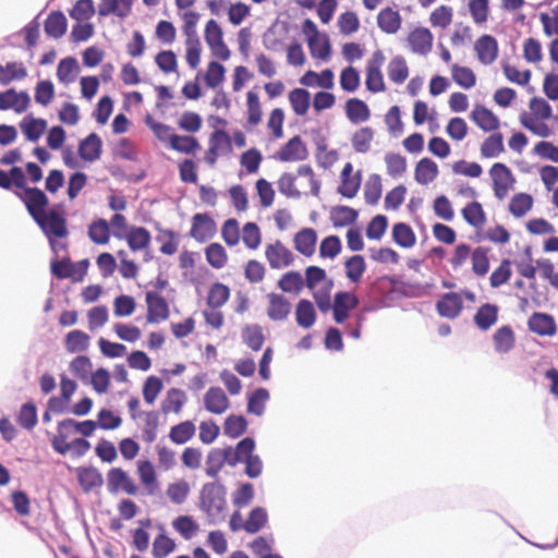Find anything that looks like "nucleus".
Returning a JSON list of instances; mask_svg holds the SVG:
<instances>
[{"label":"nucleus","instance_id":"f257e3e1","mask_svg":"<svg viewBox=\"0 0 558 558\" xmlns=\"http://www.w3.org/2000/svg\"><path fill=\"white\" fill-rule=\"evenodd\" d=\"M23 204L28 215L47 236L53 252L66 251V244L58 242L69 235L68 221L63 206L58 204L47 210L49 198L41 190H27Z\"/></svg>","mask_w":558,"mask_h":558},{"label":"nucleus","instance_id":"f03ea898","mask_svg":"<svg viewBox=\"0 0 558 558\" xmlns=\"http://www.w3.org/2000/svg\"><path fill=\"white\" fill-rule=\"evenodd\" d=\"M553 116L550 105L541 97H533L529 102V111H522L519 120L523 128L536 136L548 137L551 134L546 121Z\"/></svg>","mask_w":558,"mask_h":558},{"label":"nucleus","instance_id":"7ed1b4c3","mask_svg":"<svg viewBox=\"0 0 558 558\" xmlns=\"http://www.w3.org/2000/svg\"><path fill=\"white\" fill-rule=\"evenodd\" d=\"M304 287H306L322 312L331 307L332 279L327 277L325 269L318 266H308L304 272Z\"/></svg>","mask_w":558,"mask_h":558},{"label":"nucleus","instance_id":"20e7f679","mask_svg":"<svg viewBox=\"0 0 558 558\" xmlns=\"http://www.w3.org/2000/svg\"><path fill=\"white\" fill-rule=\"evenodd\" d=\"M385 60L386 58L383 51L376 50L366 62L365 86L366 89L373 94L386 90V84L381 72Z\"/></svg>","mask_w":558,"mask_h":558},{"label":"nucleus","instance_id":"39448f33","mask_svg":"<svg viewBox=\"0 0 558 558\" xmlns=\"http://www.w3.org/2000/svg\"><path fill=\"white\" fill-rule=\"evenodd\" d=\"M201 507L209 515H219L226 508L223 487L216 483H207L201 490Z\"/></svg>","mask_w":558,"mask_h":558},{"label":"nucleus","instance_id":"423d86ee","mask_svg":"<svg viewBox=\"0 0 558 558\" xmlns=\"http://www.w3.org/2000/svg\"><path fill=\"white\" fill-rule=\"evenodd\" d=\"M489 177L493 182L494 195L499 201L505 199L515 183L510 168L505 163L496 162L489 169Z\"/></svg>","mask_w":558,"mask_h":558},{"label":"nucleus","instance_id":"0eeeda50","mask_svg":"<svg viewBox=\"0 0 558 558\" xmlns=\"http://www.w3.org/2000/svg\"><path fill=\"white\" fill-rule=\"evenodd\" d=\"M204 37L214 57L221 61L229 60L231 52L223 41V33L217 21L209 20L206 23Z\"/></svg>","mask_w":558,"mask_h":558},{"label":"nucleus","instance_id":"6e6552de","mask_svg":"<svg viewBox=\"0 0 558 558\" xmlns=\"http://www.w3.org/2000/svg\"><path fill=\"white\" fill-rule=\"evenodd\" d=\"M265 257L271 269H283L294 262V254L280 240L266 245Z\"/></svg>","mask_w":558,"mask_h":558},{"label":"nucleus","instance_id":"1a4fd4ad","mask_svg":"<svg viewBox=\"0 0 558 558\" xmlns=\"http://www.w3.org/2000/svg\"><path fill=\"white\" fill-rule=\"evenodd\" d=\"M308 157L306 143L300 135H294L276 153V158L282 162L303 161Z\"/></svg>","mask_w":558,"mask_h":558},{"label":"nucleus","instance_id":"9d476101","mask_svg":"<svg viewBox=\"0 0 558 558\" xmlns=\"http://www.w3.org/2000/svg\"><path fill=\"white\" fill-rule=\"evenodd\" d=\"M145 301L147 305L146 320L148 324H158L169 318V304L162 295L154 291H147Z\"/></svg>","mask_w":558,"mask_h":558},{"label":"nucleus","instance_id":"9b49d317","mask_svg":"<svg viewBox=\"0 0 558 558\" xmlns=\"http://www.w3.org/2000/svg\"><path fill=\"white\" fill-rule=\"evenodd\" d=\"M107 487L111 494L122 490L128 495H136L138 492V487L132 477L121 468H113L108 471Z\"/></svg>","mask_w":558,"mask_h":558},{"label":"nucleus","instance_id":"f8f14e48","mask_svg":"<svg viewBox=\"0 0 558 558\" xmlns=\"http://www.w3.org/2000/svg\"><path fill=\"white\" fill-rule=\"evenodd\" d=\"M136 473L147 495L154 496L159 492L160 483L155 465L150 460H138L136 463Z\"/></svg>","mask_w":558,"mask_h":558},{"label":"nucleus","instance_id":"ddd939ff","mask_svg":"<svg viewBox=\"0 0 558 558\" xmlns=\"http://www.w3.org/2000/svg\"><path fill=\"white\" fill-rule=\"evenodd\" d=\"M216 231V222L208 214H195L192 217L190 235L197 242L208 241L215 235Z\"/></svg>","mask_w":558,"mask_h":558},{"label":"nucleus","instance_id":"4468645a","mask_svg":"<svg viewBox=\"0 0 558 558\" xmlns=\"http://www.w3.org/2000/svg\"><path fill=\"white\" fill-rule=\"evenodd\" d=\"M474 50L478 61L484 65H489L494 63L498 58V41L492 35H482L476 39L474 44Z\"/></svg>","mask_w":558,"mask_h":558},{"label":"nucleus","instance_id":"2eb2a0df","mask_svg":"<svg viewBox=\"0 0 558 558\" xmlns=\"http://www.w3.org/2000/svg\"><path fill=\"white\" fill-rule=\"evenodd\" d=\"M359 299L355 294L350 292H337L331 304L333 319L337 324H342L349 318V312L356 308Z\"/></svg>","mask_w":558,"mask_h":558},{"label":"nucleus","instance_id":"dca6fc26","mask_svg":"<svg viewBox=\"0 0 558 558\" xmlns=\"http://www.w3.org/2000/svg\"><path fill=\"white\" fill-rule=\"evenodd\" d=\"M29 102V95L24 90L16 92L14 88H10L0 93V110L2 111L12 109L16 113H22L27 110Z\"/></svg>","mask_w":558,"mask_h":558},{"label":"nucleus","instance_id":"f3484780","mask_svg":"<svg viewBox=\"0 0 558 558\" xmlns=\"http://www.w3.org/2000/svg\"><path fill=\"white\" fill-rule=\"evenodd\" d=\"M470 119L486 133L496 132L500 126L499 118L481 104L474 105Z\"/></svg>","mask_w":558,"mask_h":558},{"label":"nucleus","instance_id":"a211bd4d","mask_svg":"<svg viewBox=\"0 0 558 558\" xmlns=\"http://www.w3.org/2000/svg\"><path fill=\"white\" fill-rule=\"evenodd\" d=\"M407 41L414 53L426 56L432 51L434 36L426 27H416L408 35Z\"/></svg>","mask_w":558,"mask_h":558},{"label":"nucleus","instance_id":"6ab92c4d","mask_svg":"<svg viewBox=\"0 0 558 558\" xmlns=\"http://www.w3.org/2000/svg\"><path fill=\"white\" fill-rule=\"evenodd\" d=\"M436 310L441 317L454 319L463 310V300L457 292L445 293L437 301Z\"/></svg>","mask_w":558,"mask_h":558},{"label":"nucleus","instance_id":"aec40b11","mask_svg":"<svg viewBox=\"0 0 558 558\" xmlns=\"http://www.w3.org/2000/svg\"><path fill=\"white\" fill-rule=\"evenodd\" d=\"M529 329L541 337H553L557 332L554 317L546 313H533L527 320Z\"/></svg>","mask_w":558,"mask_h":558},{"label":"nucleus","instance_id":"412c9836","mask_svg":"<svg viewBox=\"0 0 558 558\" xmlns=\"http://www.w3.org/2000/svg\"><path fill=\"white\" fill-rule=\"evenodd\" d=\"M362 177L360 172L353 174V166L347 162L341 171V184L338 192L347 198H353L361 186Z\"/></svg>","mask_w":558,"mask_h":558},{"label":"nucleus","instance_id":"4be33fe9","mask_svg":"<svg viewBox=\"0 0 558 558\" xmlns=\"http://www.w3.org/2000/svg\"><path fill=\"white\" fill-rule=\"evenodd\" d=\"M267 315L271 320L281 322L289 317L291 313V303L286 296L271 292L267 294Z\"/></svg>","mask_w":558,"mask_h":558},{"label":"nucleus","instance_id":"5701e85b","mask_svg":"<svg viewBox=\"0 0 558 558\" xmlns=\"http://www.w3.org/2000/svg\"><path fill=\"white\" fill-rule=\"evenodd\" d=\"M204 405L213 414H222L229 409L230 401L220 387H210L204 396Z\"/></svg>","mask_w":558,"mask_h":558},{"label":"nucleus","instance_id":"b1692460","mask_svg":"<svg viewBox=\"0 0 558 558\" xmlns=\"http://www.w3.org/2000/svg\"><path fill=\"white\" fill-rule=\"evenodd\" d=\"M377 25L385 34H397L401 29L402 16L391 7L384 8L377 14Z\"/></svg>","mask_w":558,"mask_h":558},{"label":"nucleus","instance_id":"393cba45","mask_svg":"<svg viewBox=\"0 0 558 558\" xmlns=\"http://www.w3.org/2000/svg\"><path fill=\"white\" fill-rule=\"evenodd\" d=\"M75 433L73 418H66L58 424L57 434L51 439L54 451L65 454L70 451L69 438Z\"/></svg>","mask_w":558,"mask_h":558},{"label":"nucleus","instance_id":"a878e982","mask_svg":"<svg viewBox=\"0 0 558 558\" xmlns=\"http://www.w3.org/2000/svg\"><path fill=\"white\" fill-rule=\"evenodd\" d=\"M123 239L133 252L148 248L151 242L150 232L144 227L136 226L130 227Z\"/></svg>","mask_w":558,"mask_h":558},{"label":"nucleus","instance_id":"bb28decb","mask_svg":"<svg viewBox=\"0 0 558 558\" xmlns=\"http://www.w3.org/2000/svg\"><path fill=\"white\" fill-rule=\"evenodd\" d=\"M102 151V142L96 133H90L78 145L80 157L88 162L100 158Z\"/></svg>","mask_w":558,"mask_h":558},{"label":"nucleus","instance_id":"cd10ccee","mask_svg":"<svg viewBox=\"0 0 558 558\" xmlns=\"http://www.w3.org/2000/svg\"><path fill=\"white\" fill-rule=\"evenodd\" d=\"M295 250L302 255L310 257L315 252L317 234L314 229L305 228L299 231L293 239Z\"/></svg>","mask_w":558,"mask_h":558},{"label":"nucleus","instance_id":"c85d7f7f","mask_svg":"<svg viewBox=\"0 0 558 558\" xmlns=\"http://www.w3.org/2000/svg\"><path fill=\"white\" fill-rule=\"evenodd\" d=\"M76 477L85 493H89L102 485L104 480L101 473L93 466H84L76 469Z\"/></svg>","mask_w":558,"mask_h":558},{"label":"nucleus","instance_id":"c756f323","mask_svg":"<svg viewBox=\"0 0 558 558\" xmlns=\"http://www.w3.org/2000/svg\"><path fill=\"white\" fill-rule=\"evenodd\" d=\"M25 137L31 142H37L47 129V121L33 116H26L20 123Z\"/></svg>","mask_w":558,"mask_h":558},{"label":"nucleus","instance_id":"7c9ffc66","mask_svg":"<svg viewBox=\"0 0 558 558\" xmlns=\"http://www.w3.org/2000/svg\"><path fill=\"white\" fill-rule=\"evenodd\" d=\"M333 78L335 75L330 69H325L320 73L310 70L300 78V83L304 86H319L331 89L335 85Z\"/></svg>","mask_w":558,"mask_h":558},{"label":"nucleus","instance_id":"2f4dec72","mask_svg":"<svg viewBox=\"0 0 558 558\" xmlns=\"http://www.w3.org/2000/svg\"><path fill=\"white\" fill-rule=\"evenodd\" d=\"M438 173L439 171L437 163L434 160L425 157L416 163L414 178L418 184L427 185L437 178Z\"/></svg>","mask_w":558,"mask_h":558},{"label":"nucleus","instance_id":"473e14b6","mask_svg":"<svg viewBox=\"0 0 558 558\" xmlns=\"http://www.w3.org/2000/svg\"><path fill=\"white\" fill-rule=\"evenodd\" d=\"M134 0H106L99 5V15L114 14L124 19L130 15Z\"/></svg>","mask_w":558,"mask_h":558},{"label":"nucleus","instance_id":"72a5a7b5","mask_svg":"<svg viewBox=\"0 0 558 558\" xmlns=\"http://www.w3.org/2000/svg\"><path fill=\"white\" fill-rule=\"evenodd\" d=\"M344 109L347 118L352 123L365 122L371 117V110L368 106L359 98H350L347 100Z\"/></svg>","mask_w":558,"mask_h":558},{"label":"nucleus","instance_id":"f704fd0d","mask_svg":"<svg viewBox=\"0 0 558 558\" xmlns=\"http://www.w3.org/2000/svg\"><path fill=\"white\" fill-rule=\"evenodd\" d=\"M246 125L248 128H255L262 122V104L258 94L254 90H250L246 94Z\"/></svg>","mask_w":558,"mask_h":558},{"label":"nucleus","instance_id":"c9c22d12","mask_svg":"<svg viewBox=\"0 0 558 558\" xmlns=\"http://www.w3.org/2000/svg\"><path fill=\"white\" fill-rule=\"evenodd\" d=\"M295 320L296 324L304 329H308L315 324L316 311L311 301L302 299L298 302L295 307Z\"/></svg>","mask_w":558,"mask_h":558},{"label":"nucleus","instance_id":"e433bc0d","mask_svg":"<svg viewBox=\"0 0 558 558\" xmlns=\"http://www.w3.org/2000/svg\"><path fill=\"white\" fill-rule=\"evenodd\" d=\"M463 219L473 228L482 229L486 225V215L478 202H471L461 210Z\"/></svg>","mask_w":558,"mask_h":558},{"label":"nucleus","instance_id":"4c0bfd02","mask_svg":"<svg viewBox=\"0 0 558 558\" xmlns=\"http://www.w3.org/2000/svg\"><path fill=\"white\" fill-rule=\"evenodd\" d=\"M498 319V306L486 303L474 315V323L481 330H488Z\"/></svg>","mask_w":558,"mask_h":558},{"label":"nucleus","instance_id":"58836bf2","mask_svg":"<svg viewBox=\"0 0 558 558\" xmlns=\"http://www.w3.org/2000/svg\"><path fill=\"white\" fill-rule=\"evenodd\" d=\"M68 27L65 15L61 11L51 12L45 21V32L52 38L62 37Z\"/></svg>","mask_w":558,"mask_h":558},{"label":"nucleus","instance_id":"ea45409f","mask_svg":"<svg viewBox=\"0 0 558 558\" xmlns=\"http://www.w3.org/2000/svg\"><path fill=\"white\" fill-rule=\"evenodd\" d=\"M493 342L496 352L501 354L508 353L514 347L515 342L512 328L509 326L498 328L493 335Z\"/></svg>","mask_w":558,"mask_h":558},{"label":"nucleus","instance_id":"a19ab883","mask_svg":"<svg viewBox=\"0 0 558 558\" xmlns=\"http://www.w3.org/2000/svg\"><path fill=\"white\" fill-rule=\"evenodd\" d=\"M289 102L296 116L304 117L311 106V94L304 88H294L288 95Z\"/></svg>","mask_w":558,"mask_h":558},{"label":"nucleus","instance_id":"79ce46f5","mask_svg":"<svg viewBox=\"0 0 558 558\" xmlns=\"http://www.w3.org/2000/svg\"><path fill=\"white\" fill-rule=\"evenodd\" d=\"M27 76V69L22 62H8L0 64V84L8 85L12 81H22Z\"/></svg>","mask_w":558,"mask_h":558},{"label":"nucleus","instance_id":"37998d69","mask_svg":"<svg viewBox=\"0 0 558 558\" xmlns=\"http://www.w3.org/2000/svg\"><path fill=\"white\" fill-rule=\"evenodd\" d=\"M89 336L80 329L72 330L64 338V347L69 353L84 352L89 347Z\"/></svg>","mask_w":558,"mask_h":558},{"label":"nucleus","instance_id":"c03bdc74","mask_svg":"<svg viewBox=\"0 0 558 558\" xmlns=\"http://www.w3.org/2000/svg\"><path fill=\"white\" fill-rule=\"evenodd\" d=\"M80 72V66L77 61L73 57H68L62 59L57 68V77L58 80L68 85L73 83Z\"/></svg>","mask_w":558,"mask_h":558},{"label":"nucleus","instance_id":"a18cd8bd","mask_svg":"<svg viewBox=\"0 0 558 558\" xmlns=\"http://www.w3.org/2000/svg\"><path fill=\"white\" fill-rule=\"evenodd\" d=\"M373 140L374 130L371 126H363L353 133L352 147L359 154H366L371 150Z\"/></svg>","mask_w":558,"mask_h":558},{"label":"nucleus","instance_id":"49530a36","mask_svg":"<svg viewBox=\"0 0 558 558\" xmlns=\"http://www.w3.org/2000/svg\"><path fill=\"white\" fill-rule=\"evenodd\" d=\"M313 58L327 61L330 58L331 46L326 34H320L307 41Z\"/></svg>","mask_w":558,"mask_h":558},{"label":"nucleus","instance_id":"de8ad7c7","mask_svg":"<svg viewBox=\"0 0 558 558\" xmlns=\"http://www.w3.org/2000/svg\"><path fill=\"white\" fill-rule=\"evenodd\" d=\"M504 150V136L499 132H493L481 145V155L483 158H496Z\"/></svg>","mask_w":558,"mask_h":558},{"label":"nucleus","instance_id":"09e8293b","mask_svg":"<svg viewBox=\"0 0 558 558\" xmlns=\"http://www.w3.org/2000/svg\"><path fill=\"white\" fill-rule=\"evenodd\" d=\"M230 299V289L228 286L221 282H215L210 286L207 298L206 305L208 307H221L223 306L228 300Z\"/></svg>","mask_w":558,"mask_h":558},{"label":"nucleus","instance_id":"8fccbe9b","mask_svg":"<svg viewBox=\"0 0 558 558\" xmlns=\"http://www.w3.org/2000/svg\"><path fill=\"white\" fill-rule=\"evenodd\" d=\"M278 288L286 293H300L304 288V280L299 271H288L278 280Z\"/></svg>","mask_w":558,"mask_h":558},{"label":"nucleus","instance_id":"3c124183","mask_svg":"<svg viewBox=\"0 0 558 558\" xmlns=\"http://www.w3.org/2000/svg\"><path fill=\"white\" fill-rule=\"evenodd\" d=\"M88 238L95 244L104 245L110 240V226L107 220L99 218L88 227Z\"/></svg>","mask_w":558,"mask_h":558},{"label":"nucleus","instance_id":"603ef678","mask_svg":"<svg viewBox=\"0 0 558 558\" xmlns=\"http://www.w3.org/2000/svg\"><path fill=\"white\" fill-rule=\"evenodd\" d=\"M196 427L191 421H185L170 428L169 438L175 445H183L195 435Z\"/></svg>","mask_w":558,"mask_h":558},{"label":"nucleus","instance_id":"864d4df0","mask_svg":"<svg viewBox=\"0 0 558 558\" xmlns=\"http://www.w3.org/2000/svg\"><path fill=\"white\" fill-rule=\"evenodd\" d=\"M186 402L185 393L178 388H171L161 403V410L165 414L173 412L179 414Z\"/></svg>","mask_w":558,"mask_h":558},{"label":"nucleus","instance_id":"5fc2aeb1","mask_svg":"<svg viewBox=\"0 0 558 558\" xmlns=\"http://www.w3.org/2000/svg\"><path fill=\"white\" fill-rule=\"evenodd\" d=\"M388 76L395 84H402L409 76V66L402 56L393 57L388 64Z\"/></svg>","mask_w":558,"mask_h":558},{"label":"nucleus","instance_id":"6e6d98bb","mask_svg":"<svg viewBox=\"0 0 558 558\" xmlns=\"http://www.w3.org/2000/svg\"><path fill=\"white\" fill-rule=\"evenodd\" d=\"M170 148L182 154H195L201 149V144L194 136L175 134L171 137Z\"/></svg>","mask_w":558,"mask_h":558},{"label":"nucleus","instance_id":"4d7b16f0","mask_svg":"<svg viewBox=\"0 0 558 558\" xmlns=\"http://www.w3.org/2000/svg\"><path fill=\"white\" fill-rule=\"evenodd\" d=\"M231 141L229 134L223 130H216L209 137L208 154L214 155V158L206 157V161L210 165L216 162L217 153L219 149L230 148Z\"/></svg>","mask_w":558,"mask_h":558},{"label":"nucleus","instance_id":"13d9d810","mask_svg":"<svg viewBox=\"0 0 558 558\" xmlns=\"http://www.w3.org/2000/svg\"><path fill=\"white\" fill-rule=\"evenodd\" d=\"M242 340L253 351H259L265 342L262 327L259 325H246L242 329Z\"/></svg>","mask_w":558,"mask_h":558},{"label":"nucleus","instance_id":"bf43d9fd","mask_svg":"<svg viewBox=\"0 0 558 558\" xmlns=\"http://www.w3.org/2000/svg\"><path fill=\"white\" fill-rule=\"evenodd\" d=\"M533 206V197L526 193L514 194L509 203V211L517 218L525 216Z\"/></svg>","mask_w":558,"mask_h":558},{"label":"nucleus","instance_id":"052dcab7","mask_svg":"<svg viewBox=\"0 0 558 558\" xmlns=\"http://www.w3.org/2000/svg\"><path fill=\"white\" fill-rule=\"evenodd\" d=\"M172 526L184 539H191L199 531L198 523L191 515H179Z\"/></svg>","mask_w":558,"mask_h":558},{"label":"nucleus","instance_id":"680f3d73","mask_svg":"<svg viewBox=\"0 0 558 558\" xmlns=\"http://www.w3.org/2000/svg\"><path fill=\"white\" fill-rule=\"evenodd\" d=\"M392 238L399 246L405 248L412 247L416 242L412 228L404 222H398L393 226Z\"/></svg>","mask_w":558,"mask_h":558},{"label":"nucleus","instance_id":"e2e57ef3","mask_svg":"<svg viewBox=\"0 0 558 558\" xmlns=\"http://www.w3.org/2000/svg\"><path fill=\"white\" fill-rule=\"evenodd\" d=\"M357 219V211L349 206H337L331 210L333 227L342 228L354 223Z\"/></svg>","mask_w":558,"mask_h":558},{"label":"nucleus","instance_id":"0e129e2a","mask_svg":"<svg viewBox=\"0 0 558 558\" xmlns=\"http://www.w3.org/2000/svg\"><path fill=\"white\" fill-rule=\"evenodd\" d=\"M286 113L282 108H275L270 111L267 119V129L270 137L275 141L283 137V123Z\"/></svg>","mask_w":558,"mask_h":558},{"label":"nucleus","instance_id":"69168bd1","mask_svg":"<svg viewBox=\"0 0 558 558\" xmlns=\"http://www.w3.org/2000/svg\"><path fill=\"white\" fill-rule=\"evenodd\" d=\"M385 163L387 167V173L393 179L402 177L408 169V162L405 157L400 154L388 153L385 155Z\"/></svg>","mask_w":558,"mask_h":558},{"label":"nucleus","instance_id":"338daca9","mask_svg":"<svg viewBox=\"0 0 558 558\" xmlns=\"http://www.w3.org/2000/svg\"><path fill=\"white\" fill-rule=\"evenodd\" d=\"M190 492L189 483L185 480H179L168 485L166 495L172 504L182 505L187 499Z\"/></svg>","mask_w":558,"mask_h":558},{"label":"nucleus","instance_id":"774afa93","mask_svg":"<svg viewBox=\"0 0 558 558\" xmlns=\"http://www.w3.org/2000/svg\"><path fill=\"white\" fill-rule=\"evenodd\" d=\"M248 250H257L262 243V232L256 222H246L241 230V238Z\"/></svg>","mask_w":558,"mask_h":558}]
</instances>
